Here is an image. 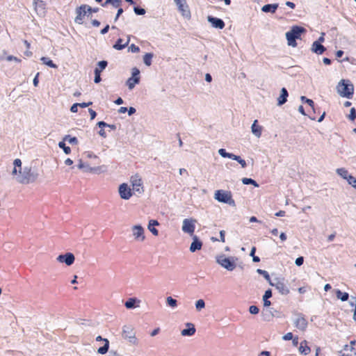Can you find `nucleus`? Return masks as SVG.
I'll use <instances>...</instances> for the list:
<instances>
[{
    "label": "nucleus",
    "instance_id": "nucleus-47",
    "mask_svg": "<svg viewBox=\"0 0 356 356\" xmlns=\"http://www.w3.org/2000/svg\"><path fill=\"white\" fill-rule=\"evenodd\" d=\"M348 118L350 121H354L356 119V109L355 108L353 107L350 110V113L348 115Z\"/></svg>",
    "mask_w": 356,
    "mask_h": 356
},
{
    "label": "nucleus",
    "instance_id": "nucleus-12",
    "mask_svg": "<svg viewBox=\"0 0 356 356\" xmlns=\"http://www.w3.org/2000/svg\"><path fill=\"white\" fill-rule=\"evenodd\" d=\"M131 183L133 186V190L138 192L139 193H143L144 189L143 187V181L141 177L138 174L131 176Z\"/></svg>",
    "mask_w": 356,
    "mask_h": 356
},
{
    "label": "nucleus",
    "instance_id": "nucleus-30",
    "mask_svg": "<svg viewBox=\"0 0 356 356\" xmlns=\"http://www.w3.org/2000/svg\"><path fill=\"white\" fill-rule=\"evenodd\" d=\"M336 297L337 299L340 300L342 302H346L348 300L349 294L347 292H343L340 289H335L334 291Z\"/></svg>",
    "mask_w": 356,
    "mask_h": 356
},
{
    "label": "nucleus",
    "instance_id": "nucleus-7",
    "mask_svg": "<svg viewBox=\"0 0 356 356\" xmlns=\"http://www.w3.org/2000/svg\"><path fill=\"white\" fill-rule=\"evenodd\" d=\"M122 337L127 339L129 343L136 344L137 339L134 329L131 325H124L122 328Z\"/></svg>",
    "mask_w": 356,
    "mask_h": 356
},
{
    "label": "nucleus",
    "instance_id": "nucleus-50",
    "mask_svg": "<svg viewBox=\"0 0 356 356\" xmlns=\"http://www.w3.org/2000/svg\"><path fill=\"white\" fill-rule=\"evenodd\" d=\"M95 77H94V82L95 83H99L102 81L101 78V73L99 72V70H94Z\"/></svg>",
    "mask_w": 356,
    "mask_h": 356
},
{
    "label": "nucleus",
    "instance_id": "nucleus-10",
    "mask_svg": "<svg viewBox=\"0 0 356 356\" xmlns=\"http://www.w3.org/2000/svg\"><path fill=\"white\" fill-rule=\"evenodd\" d=\"M56 261L59 263L65 264L67 266H72L74 261L75 257L72 252H66L65 254H60L56 257Z\"/></svg>",
    "mask_w": 356,
    "mask_h": 356
},
{
    "label": "nucleus",
    "instance_id": "nucleus-46",
    "mask_svg": "<svg viewBox=\"0 0 356 356\" xmlns=\"http://www.w3.org/2000/svg\"><path fill=\"white\" fill-rule=\"evenodd\" d=\"M348 184L353 186L354 188L356 189V178L353 177L352 175L350 176H348V179H346Z\"/></svg>",
    "mask_w": 356,
    "mask_h": 356
},
{
    "label": "nucleus",
    "instance_id": "nucleus-62",
    "mask_svg": "<svg viewBox=\"0 0 356 356\" xmlns=\"http://www.w3.org/2000/svg\"><path fill=\"white\" fill-rule=\"evenodd\" d=\"M39 75H40V73L38 72L35 77L33 78V84L35 87H37L38 86V83H39Z\"/></svg>",
    "mask_w": 356,
    "mask_h": 356
},
{
    "label": "nucleus",
    "instance_id": "nucleus-42",
    "mask_svg": "<svg viewBox=\"0 0 356 356\" xmlns=\"http://www.w3.org/2000/svg\"><path fill=\"white\" fill-rule=\"evenodd\" d=\"M232 160L237 161L243 168H245L247 166L246 161L242 159L240 156L234 155Z\"/></svg>",
    "mask_w": 356,
    "mask_h": 356
},
{
    "label": "nucleus",
    "instance_id": "nucleus-27",
    "mask_svg": "<svg viewBox=\"0 0 356 356\" xmlns=\"http://www.w3.org/2000/svg\"><path fill=\"white\" fill-rule=\"evenodd\" d=\"M159 225V223L158 220H154V219H151L149 220L147 229L153 235L158 236L159 231L157 229L155 228V227Z\"/></svg>",
    "mask_w": 356,
    "mask_h": 356
},
{
    "label": "nucleus",
    "instance_id": "nucleus-49",
    "mask_svg": "<svg viewBox=\"0 0 356 356\" xmlns=\"http://www.w3.org/2000/svg\"><path fill=\"white\" fill-rule=\"evenodd\" d=\"M87 169L85 170V172H93V173H99V167H90L89 165H86Z\"/></svg>",
    "mask_w": 356,
    "mask_h": 356
},
{
    "label": "nucleus",
    "instance_id": "nucleus-21",
    "mask_svg": "<svg viewBox=\"0 0 356 356\" xmlns=\"http://www.w3.org/2000/svg\"><path fill=\"white\" fill-rule=\"evenodd\" d=\"M186 326V327L181 331V335L187 337L193 336L196 331L195 325L192 323H187Z\"/></svg>",
    "mask_w": 356,
    "mask_h": 356
},
{
    "label": "nucleus",
    "instance_id": "nucleus-20",
    "mask_svg": "<svg viewBox=\"0 0 356 356\" xmlns=\"http://www.w3.org/2000/svg\"><path fill=\"white\" fill-rule=\"evenodd\" d=\"M96 341H104V346L99 347L98 349H97V353L99 354H101V355H104L106 354L108 351V349H109V341L106 339V338H103L102 336H97L96 337Z\"/></svg>",
    "mask_w": 356,
    "mask_h": 356
},
{
    "label": "nucleus",
    "instance_id": "nucleus-40",
    "mask_svg": "<svg viewBox=\"0 0 356 356\" xmlns=\"http://www.w3.org/2000/svg\"><path fill=\"white\" fill-rule=\"evenodd\" d=\"M242 183L244 185H253L254 187H259V184L252 178L244 177L241 179Z\"/></svg>",
    "mask_w": 356,
    "mask_h": 356
},
{
    "label": "nucleus",
    "instance_id": "nucleus-63",
    "mask_svg": "<svg viewBox=\"0 0 356 356\" xmlns=\"http://www.w3.org/2000/svg\"><path fill=\"white\" fill-rule=\"evenodd\" d=\"M88 112L90 113V120H94L96 116H97V113L95 111H94L93 109L92 108H89L88 109Z\"/></svg>",
    "mask_w": 356,
    "mask_h": 356
},
{
    "label": "nucleus",
    "instance_id": "nucleus-17",
    "mask_svg": "<svg viewBox=\"0 0 356 356\" xmlns=\"http://www.w3.org/2000/svg\"><path fill=\"white\" fill-rule=\"evenodd\" d=\"M133 235L135 238L140 241H143L145 238L144 234V228L140 225H135L132 227Z\"/></svg>",
    "mask_w": 356,
    "mask_h": 356
},
{
    "label": "nucleus",
    "instance_id": "nucleus-13",
    "mask_svg": "<svg viewBox=\"0 0 356 356\" xmlns=\"http://www.w3.org/2000/svg\"><path fill=\"white\" fill-rule=\"evenodd\" d=\"M76 17L74 19V22L78 24H83V19L87 15L86 4L81 5L76 8Z\"/></svg>",
    "mask_w": 356,
    "mask_h": 356
},
{
    "label": "nucleus",
    "instance_id": "nucleus-41",
    "mask_svg": "<svg viewBox=\"0 0 356 356\" xmlns=\"http://www.w3.org/2000/svg\"><path fill=\"white\" fill-rule=\"evenodd\" d=\"M218 154L223 158H228L232 159L234 154L227 152L225 149L220 148L218 149Z\"/></svg>",
    "mask_w": 356,
    "mask_h": 356
},
{
    "label": "nucleus",
    "instance_id": "nucleus-28",
    "mask_svg": "<svg viewBox=\"0 0 356 356\" xmlns=\"http://www.w3.org/2000/svg\"><path fill=\"white\" fill-rule=\"evenodd\" d=\"M129 41H130V38H128L127 39V41L125 42V43H122L123 42V39L122 38H118L115 44H113V47L115 49H117V50H122L123 49H124L126 47L128 46L129 43Z\"/></svg>",
    "mask_w": 356,
    "mask_h": 356
},
{
    "label": "nucleus",
    "instance_id": "nucleus-57",
    "mask_svg": "<svg viewBox=\"0 0 356 356\" xmlns=\"http://www.w3.org/2000/svg\"><path fill=\"white\" fill-rule=\"evenodd\" d=\"M293 333L288 332L282 337V339L284 341H289V340H291L293 339Z\"/></svg>",
    "mask_w": 356,
    "mask_h": 356
},
{
    "label": "nucleus",
    "instance_id": "nucleus-39",
    "mask_svg": "<svg viewBox=\"0 0 356 356\" xmlns=\"http://www.w3.org/2000/svg\"><path fill=\"white\" fill-rule=\"evenodd\" d=\"M58 147L62 149L65 154H70L71 153V148L66 145L65 141L62 140L58 144Z\"/></svg>",
    "mask_w": 356,
    "mask_h": 356
},
{
    "label": "nucleus",
    "instance_id": "nucleus-43",
    "mask_svg": "<svg viewBox=\"0 0 356 356\" xmlns=\"http://www.w3.org/2000/svg\"><path fill=\"white\" fill-rule=\"evenodd\" d=\"M277 311L273 309V308H269L268 309H266V313H263L264 314V316H265L264 319L265 320H269L268 318L270 317H273L274 316V312H276Z\"/></svg>",
    "mask_w": 356,
    "mask_h": 356
},
{
    "label": "nucleus",
    "instance_id": "nucleus-15",
    "mask_svg": "<svg viewBox=\"0 0 356 356\" xmlns=\"http://www.w3.org/2000/svg\"><path fill=\"white\" fill-rule=\"evenodd\" d=\"M275 287L282 295L286 296L290 292L289 287L284 282V279L275 278Z\"/></svg>",
    "mask_w": 356,
    "mask_h": 356
},
{
    "label": "nucleus",
    "instance_id": "nucleus-18",
    "mask_svg": "<svg viewBox=\"0 0 356 356\" xmlns=\"http://www.w3.org/2000/svg\"><path fill=\"white\" fill-rule=\"evenodd\" d=\"M191 236H192L193 241L190 245L189 250L191 252H195L197 250H201L202 245H203L202 241L196 235H193Z\"/></svg>",
    "mask_w": 356,
    "mask_h": 356
},
{
    "label": "nucleus",
    "instance_id": "nucleus-53",
    "mask_svg": "<svg viewBox=\"0 0 356 356\" xmlns=\"http://www.w3.org/2000/svg\"><path fill=\"white\" fill-rule=\"evenodd\" d=\"M22 161L19 159H15L13 161L14 167L19 168V170L23 169V168H22Z\"/></svg>",
    "mask_w": 356,
    "mask_h": 356
},
{
    "label": "nucleus",
    "instance_id": "nucleus-44",
    "mask_svg": "<svg viewBox=\"0 0 356 356\" xmlns=\"http://www.w3.org/2000/svg\"><path fill=\"white\" fill-rule=\"evenodd\" d=\"M195 305L197 311H201L205 307V302L203 299H199L195 302Z\"/></svg>",
    "mask_w": 356,
    "mask_h": 356
},
{
    "label": "nucleus",
    "instance_id": "nucleus-4",
    "mask_svg": "<svg viewBox=\"0 0 356 356\" xmlns=\"http://www.w3.org/2000/svg\"><path fill=\"white\" fill-rule=\"evenodd\" d=\"M216 262L222 268L229 271L235 269L236 264V261L238 259L234 257H226L225 254H220L216 257Z\"/></svg>",
    "mask_w": 356,
    "mask_h": 356
},
{
    "label": "nucleus",
    "instance_id": "nucleus-37",
    "mask_svg": "<svg viewBox=\"0 0 356 356\" xmlns=\"http://www.w3.org/2000/svg\"><path fill=\"white\" fill-rule=\"evenodd\" d=\"M336 172L337 175L346 180L348 179V176L350 175V174L348 173V171L344 168H337Z\"/></svg>",
    "mask_w": 356,
    "mask_h": 356
},
{
    "label": "nucleus",
    "instance_id": "nucleus-59",
    "mask_svg": "<svg viewBox=\"0 0 356 356\" xmlns=\"http://www.w3.org/2000/svg\"><path fill=\"white\" fill-rule=\"evenodd\" d=\"M257 273L259 275H262L264 278H265V277H266L268 275H269V273H268V271H266V270H265L260 269V268L257 269Z\"/></svg>",
    "mask_w": 356,
    "mask_h": 356
},
{
    "label": "nucleus",
    "instance_id": "nucleus-26",
    "mask_svg": "<svg viewBox=\"0 0 356 356\" xmlns=\"http://www.w3.org/2000/svg\"><path fill=\"white\" fill-rule=\"evenodd\" d=\"M251 131L256 137L259 138L261 136L262 127L258 124V120H254L251 126Z\"/></svg>",
    "mask_w": 356,
    "mask_h": 356
},
{
    "label": "nucleus",
    "instance_id": "nucleus-8",
    "mask_svg": "<svg viewBox=\"0 0 356 356\" xmlns=\"http://www.w3.org/2000/svg\"><path fill=\"white\" fill-rule=\"evenodd\" d=\"M196 220L192 218H186L183 220L182 231L184 233H187L191 236H193V233L195 229Z\"/></svg>",
    "mask_w": 356,
    "mask_h": 356
},
{
    "label": "nucleus",
    "instance_id": "nucleus-48",
    "mask_svg": "<svg viewBox=\"0 0 356 356\" xmlns=\"http://www.w3.org/2000/svg\"><path fill=\"white\" fill-rule=\"evenodd\" d=\"M248 311L251 314L256 315V314H259V309L256 305H251L249 307Z\"/></svg>",
    "mask_w": 356,
    "mask_h": 356
},
{
    "label": "nucleus",
    "instance_id": "nucleus-60",
    "mask_svg": "<svg viewBox=\"0 0 356 356\" xmlns=\"http://www.w3.org/2000/svg\"><path fill=\"white\" fill-rule=\"evenodd\" d=\"M92 104V102L77 103L78 106L81 107V108H86L89 106H91Z\"/></svg>",
    "mask_w": 356,
    "mask_h": 356
},
{
    "label": "nucleus",
    "instance_id": "nucleus-45",
    "mask_svg": "<svg viewBox=\"0 0 356 356\" xmlns=\"http://www.w3.org/2000/svg\"><path fill=\"white\" fill-rule=\"evenodd\" d=\"M134 11L136 15H143L146 13V10L143 8H141L138 6H135L134 7Z\"/></svg>",
    "mask_w": 356,
    "mask_h": 356
},
{
    "label": "nucleus",
    "instance_id": "nucleus-58",
    "mask_svg": "<svg viewBox=\"0 0 356 356\" xmlns=\"http://www.w3.org/2000/svg\"><path fill=\"white\" fill-rule=\"evenodd\" d=\"M86 165H88V164H87V163H83V162L82 161V160H81V159H80V160L79 161V163H78V165H77V168H78L79 169H83V170H86V169H87Z\"/></svg>",
    "mask_w": 356,
    "mask_h": 356
},
{
    "label": "nucleus",
    "instance_id": "nucleus-52",
    "mask_svg": "<svg viewBox=\"0 0 356 356\" xmlns=\"http://www.w3.org/2000/svg\"><path fill=\"white\" fill-rule=\"evenodd\" d=\"M128 50H129V51H131L132 53H137L140 51V48H139V47L136 46V44H131L128 47Z\"/></svg>",
    "mask_w": 356,
    "mask_h": 356
},
{
    "label": "nucleus",
    "instance_id": "nucleus-55",
    "mask_svg": "<svg viewBox=\"0 0 356 356\" xmlns=\"http://www.w3.org/2000/svg\"><path fill=\"white\" fill-rule=\"evenodd\" d=\"M272 296H273L272 290L270 289H268L265 291L264 294L263 295L262 298L269 299L272 297Z\"/></svg>",
    "mask_w": 356,
    "mask_h": 356
},
{
    "label": "nucleus",
    "instance_id": "nucleus-2",
    "mask_svg": "<svg viewBox=\"0 0 356 356\" xmlns=\"http://www.w3.org/2000/svg\"><path fill=\"white\" fill-rule=\"evenodd\" d=\"M306 32V29L300 26L294 25L286 33V38L289 46L297 47L296 40L300 39L301 35Z\"/></svg>",
    "mask_w": 356,
    "mask_h": 356
},
{
    "label": "nucleus",
    "instance_id": "nucleus-5",
    "mask_svg": "<svg viewBox=\"0 0 356 356\" xmlns=\"http://www.w3.org/2000/svg\"><path fill=\"white\" fill-rule=\"evenodd\" d=\"M214 198L218 202L229 204L232 207L236 205L234 200L232 198V195L230 191L224 190H217L214 193Z\"/></svg>",
    "mask_w": 356,
    "mask_h": 356
},
{
    "label": "nucleus",
    "instance_id": "nucleus-24",
    "mask_svg": "<svg viewBox=\"0 0 356 356\" xmlns=\"http://www.w3.org/2000/svg\"><path fill=\"white\" fill-rule=\"evenodd\" d=\"M279 7V3H268L261 8V11L265 13H275Z\"/></svg>",
    "mask_w": 356,
    "mask_h": 356
},
{
    "label": "nucleus",
    "instance_id": "nucleus-19",
    "mask_svg": "<svg viewBox=\"0 0 356 356\" xmlns=\"http://www.w3.org/2000/svg\"><path fill=\"white\" fill-rule=\"evenodd\" d=\"M33 4L38 15H44L45 14L46 3L44 1L42 0H33Z\"/></svg>",
    "mask_w": 356,
    "mask_h": 356
},
{
    "label": "nucleus",
    "instance_id": "nucleus-23",
    "mask_svg": "<svg viewBox=\"0 0 356 356\" xmlns=\"http://www.w3.org/2000/svg\"><path fill=\"white\" fill-rule=\"evenodd\" d=\"M311 50L317 55H321L325 51L326 48L321 43L314 41L312 45Z\"/></svg>",
    "mask_w": 356,
    "mask_h": 356
},
{
    "label": "nucleus",
    "instance_id": "nucleus-29",
    "mask_svg": "<svg viewBox=\"0 0 356 356\" xmlns=\"http://www.w3.org/2000/svg\"><path fill=\"white\" fill-rule=\"evenodd\" d=\"M311 351L310 347L307 345V341L306 340H303L299 347V352L300 354L307 355H308Z\"/></svg>",
    "mask_w": 356,
    "mask_h": 356
},
{
    "label": "nucleus",
    "instance_id": "nucleus-61",
    "mask_svg": "<svg viewBox=\"0 0 356 356\" xmlns=\"http://www.w3.org/2000/svg\"><path fill=\"white\" fill-rule=\"evenodd\" d=\"M97 126L100 129H104L105 127H107L108 126V124L105 122L104 121H99L97 123Z\"/></svg>",
    "mask_w": 356,
    "mask_h": 356
},
{
    "label": "nucleus",
    "instance_id": "nucleus-14",
    "mask_svg": "<svg viewBox=\"0 0 356 356\" xmlns=\"http://www.w3.org/2000/svg\"><path fill=\"white\" fill-rule=\"evenodd\" d=\"M298 317L294 320L293 323L296 327L301 331H305L307 327V321L305 318V316L299 313L298 314Z\"/></svg>",
    "mask_w": 356,
    "mask_h": 356
},
{
    "label": "nucleus",
    "instance_id": "nucleus-22",
    "mask_svg": "<svg viewBox=\"0 0 356 356\" xmlns=\"http://www.w3.org/2000/svg\"><path fill=\"white\" fill-rule=\"evenodd\" d=\"M289 97V92L286 88L283 87L281 88L280 96L277 98L278 106H282L284 104L287 102V98Z\"/></svg>",
    "mask_w": 356,
    "mask_h": 356
},
{
    "label": "nucleus",
    "instance_id": "nucleus-36",
    "mask_svg": "<svg viewBox=\"0 0 356 356\" xmlns=\"http://www.w3.org/2000/svg\"><path fill=\"white\" fill-rule=\"evenodd\" d=\"M108 65V61L105 60H100L97 63V67L94 70H99V72L102 73L103 70L106 69Z\"/></svg>",
    "mask_w": 356,
    "mask_h": 356
},
{
    "label": "nucleus",
    "instance_id": "nucleus-9",
    "mask_svg": "<svg viewBox=\"0 0 356 356\" xmlns=\"http://www.w3.org/2000/svg\"><path fill=\"white\" fill-rule=\"evenodd\" d=\"M118 192L120 197L124 200H129L133 195V193L130 187L126 183H122L119 186Z\"/></svg>",
    "mask_w": 356,
    "mask_h": 356
},
{
    "label": "nucleus",
    "instance_id": "nucleus-34",
    "mask_svg": "<svg viewBox=\"0 0 356 356\" xmlns=\"http://www.w3.org/2000/svg\"><path fill=\"white\" fill-rule=\"evenodd\" d=\"M63 140L64 141H67L70 145H77L79 143V140L77 139L76 137L75 136H72L71 135H65Z\"/></svg>",
    "mask_w": 356,
    "mask_h": 356
},
{
    "label": "nucleus",
    "instance_id": "nucleus-1",
    "mask_svg": "<svg viewBox=\"0 0 356 356\" xmlns=\"http://www.w3.org/2000/svg\"><path fill=\"white\" fill-rule=\"evenodd\" d=\"M39 177L38 170L35 167L24 165L22 170H19V175L17 180L22 184L33 183Z\"/></svg>",
    "mask_w": 356,
    "mask_h": 356
},
{
    "label": "nucleus",
    "instance_id": "nucleus-6",
    "mask_svg": "<svg viewBox=\"0 0 356 356\" xmlns=\"http://www.w3.org/2000/svg\"><path fill=\"white\" fill-rule=\"evenodd\" d=\"M140 70L137 67H134L131 70V76L127 80L126 84L129 89L131 90L140 83Z\"/></svg>",
    "mask_w": 356,
    "mask_h": 356
},
{
    "label": "nucleus",
    "instance_id": "nucleus-38",
    "mask_svg": "<svg viewBox=\"0 0 356 356\" xmlns=\"http://www.w3.org/2000/svg\"><path fill=\"white\" fill-rule=\"evenodd\" d=\"M166 305L167 306L175 309L177 307V300L173 298L172 296H168L166 298Z\"/></svg>",
    "mask_w": 356,
    "mask_h": 356
},
{
    "label": "nucleus",
    "instance_id": "nucleus-31",
    "mask_svg": "<svg viewBox=\"0 0 356 356\" xmlns=\"http://www.w3.org/2000/svg\"><path fill=\"white\" fill-rule=\"evenodd\" d=\"M40 60L42 62V63L51 68L56 69L58 67V65L55 64L51 59H50L49 57L42 56L40 58Z\"/></svg>",
    "mask_w": 356,
    "mask_h": 356
},
{
    "label": "nucleus",
    "instance_id": "nucleus-64",
    "mask_svg": "<svg viewBox=\"0 0 356 356\" xmlns=\"http://www.w3.org/2000/svg\"><path fill=\"white\" fill-rule=\"evenodd\" d=\"M109 29H110V26L108 24H106L103 29H101L100 33L102 35H105L106 33H107L108 32Z\"/></svg>",
    "mask_w": 356,
    "mask_h": 356
},
{
    "label": "nucleus",
    "instance_id": "nucleus-3",
    "mask_svg": "<svg viewBox=\"0 0 356 356\" xmlns=\"http://www.w3.org/2000/svg\"><path fill=\"white\" fill-rule=\"evenodd\" d=\"M337 90L341 97L352 99L354 94V86L349 80L341 79L337 86Z\"/></svg>",
    "mask_w": 356,
    "mask_h": 356
},
{
    "label": "nucleus",
    "instance_id": "nucleus-54",
    "mask_svg": "<svg viewBox=\"0 0 356 356\" xmlns=\"http://www.w3.org/2000/svg\"><path fill=\"white\" fill-rule=\"evenodd\" d=\"M304 263V257L302 256H300L297 257L295 260V264L297 266H301Z\"/></svg>",
    "mask_w": 356,
    "mask_h": 356
},
{
    "label": "nucleus",
    "instance_id": "nucleus-16",
    "mask_svg": "<svg viewBox=\"0 0 356 356\" xmlns=\"http://www.w3.org/2000/svg\"><path fill=\"white\" fill-rule=\"evenodd\" d=\"M207 21L211 24L213 28L217 29H222L225 26V24L222 19L212 15H209L207 17Z\"/></svg>",
    "mask_w": 356,
    "mask_h": 356
},
{
    "label": "nucleus",
    "instance_id": "nucleus-11",
    "mask_svg": "<svg viewBox=\"0 0 356 356\" xmlns=\"http://www.w3.org/2000/svg\"><path fill=\"white\" fill-rule=\"evenodd\" d=\"M175 3L178 7V10L181 13V15L186 17L191 18V14L188 6L186 0H174Z\"/></svg>",
    "mask_w": 356,
    "mask_h": 356
},
{
    "label": "nucleus",
    "instance_id": "nucleus-35",
    "mask_svg": "<svg viewBox=\"0 0 356 356\" xmlns=\"http://www.w3.org/2000/svg\"><path fill=\"white\" fill-rule=\"evenodd\" d=\"M154 57L153 53H146L143 56V63L146 66H150L152 65V58Z\"/></svg>",
    "mask_w": 356,
    "mask_h": 356
},
{
    "label": "nucleus",
    "instance_id": "nucleus-56",
    "mask_svg": "<svg viewBox=\"0 0 356 356\" xmlns=\"http://www.w3.org/2000/svg\"><path fill=\"white\" fill-rule=\"evenodd\" d=\"M118 8V11H117V13H116V15L114 18V22H117L118 19H119L120 16L124 12V10L120 6Z\"/></svg>",
    "mask_w": 356,
    "mask_h": 356
},
{
    "label": "nucleus",
    "instance_id": "nucleus-25",
    "mask_svg": "<svg viewBox=\"0 0 356 356\" xmlns=\"http://www.w3.org/2000/svg\"><path fill=\"white\" fill-rule=\"evenodd\" d=\"M140 300L136 298H130L124 303V306L128 309H133L139 307Z\"/></svg>",
    "mask_w": 356,
    "mask_h": 356
},
{
    "label": "nucleus",
    "instance_id": "nucleus-33",
    "mask_svg": "<svg viewBox=\"0 0 356 356\" xmlns=\"http://www.w3.org/2000/svg\"><path fill=\"white\" fill-rule=\"evenodd\" d=\"M300 100L304 104H307L313 110L314 113H316V108L314 105V102L312 99L307 98L305 96H301Z\"/></svg>",
    "mask_w": 356,
    "mask_h": 356
},
{
    "label": "nucleus",
    "instance_id": "nucleus-32",
    "mask_svg": "<svg viewBox=\"0 0 356 356\" xmlns=\"http://www.w3.org/2000/svg\"><path fill=\"white\" fill-rule=\"evenodd\" d=\"M121 3L122 0H106L104 3H102V6L106 7L108 4H111L113 8H118Z\"/></svg>",
    "mask_w": 356,
    "mask_h": 356
},
{
    "label": "nucleus",
    "instance_id": "nucleus-51",
    "mask_svg": "<svg viewBox=\"0 0 356 356\" xmlns=\"http://www.w3.org/2000/svg\"><path fill=\"white\" fill-rule=\"evenodd\" d=\"M86 11L87 14L88 13V17H89L92 13H97L99 11V8H92L90 6L86 5Z\"/></svg>",
    "mask_w": 356,
    "mask_h": 356
}]
</instances>
